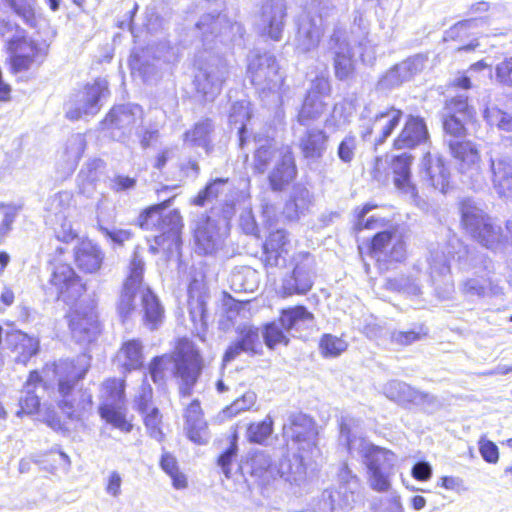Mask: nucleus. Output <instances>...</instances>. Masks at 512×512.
<instances>
[{
	"instance_id": "27",
	"label": "nucleus",
	"mask_w": 512,
	"mask_h": 512,
	"mask_svg": "<svg viewBox=\"0 0 512 512\" xmlns=\"http://www.w3.org/2000/svg\"><path fill=\"white\" fill-rule=\"evenodd\" d=\"M188 308L192 322L197 330L207 327L206 303L209 298L207 288L202 280L193 279L188 287Z\"/></svg>"
},
{
	"instance_id": "1",
	"label": "nucleus",
	"mask_w": 512,
	"mask_h": 512,
	"mask_svg": "<svg viewBox=\"0 0 512 512\" xmlns=\"http://www.w3.org/2000/svg\"><path fill=\"white\" fill-rule=\"evenodd\" d=\"M170 368L178 379L180 395L190 396L203 368L199 351L191 341L181 339L171 355L164 354L152 359L149 364V374L153 382L163 383L166 371Z\"/></svg>"
},
{
	"instance_id": "60",
	"label": "nucleus",
	"mask_w": 512,
	"mask_h": 512,
	"mask_svg": "<svg viewBox=\"0 0 512 512\" xmlns=\"http://www.w3.org/2000/svg\"><path fill=\"white\" fill-rule=\"evenodd\" d=\"M487 290L495 295L500 293V289L497 286H492L490 280L471 278L463 283V291L469 295L482 296L486 294Z\"/></svg>"
},
{
	"instance_id": "56",
	"label": "nucleus",
	"mask_w": 512,
	"mask_h": 512,
	"mask_svg": "<svg viewBox=\"0 0 512 512\" xmlns=\"http://www.w3.org/2000/svg\"><path fill=\"white\" fill-rule=\"evenodd\" d=\"M347 342L340 337L324 334L320 340L319 348L325 357H337L347 349Z\"/></svg>"
},
{
	"instance_id": "22",
	"label": "nucleus",
	"mask_w": 512,
	"mask_h": 512,
	"mask_svg": "<svg viewBox=\"0 0 512 512\" xmlns=\"http://www.w3.org/2000/svg\"><path fill=\"white\" fill-rule=\"evenodd\" d=\"M491 180L497 194L512 200V159L497 149L489 153Z\"/></svg>"
},
{
	"instance_id": "53",
	"label": "nucleus",
	"mask_w": 512,
	"mask_h": 512,
	"mask_svg": "<svg viewBox=\"0 0 512 512\" xmlns=\"http://www.w3.org/2000/svg\"><path fill=\"white\" fill-rule=\"evenodd\" d=\"M483 116L489 125L496 126L504 132H512V114L492 106L484 110Z\"/></svg>"
},
{
	"instance_id": "61",
	"label": "nucleus",
	"mask_w": 512,
	"mask_h": 512,
	"mask_svg": "<svg viewBox=\"0 0 512 512\" xmlns=\"http://www.w3.org/2000/svg\"><path fill=\"white\" fill-rule=\"evenodd\" d=\"M446 110V114H455L463 119H471L473 117V109L468 105L467 97L464 95H459L449 100L446 104Z\"/></svg>"
},
{
	"instance_id": "39",
	"label": "nucleus",
	"mask_w": 512,
	"mask_h": 512,
	"mask_svg": "<svg viewBox=\"0 0 512 512\" xmlns=\"http://www.w3.org/2000/svg\"><path fill=\"white\" fill-rule=\"evenodd\" d=\"M327 140L328 137L323 130L308 129L299 139V148L305 158L317 160L326 151Z\"/></svg>"
},
{
	"instance_id": "42",
	"label": "nucleus",
	"mask_w": 512,
	"mask_h": 512,
	"mask_svg": "<svg viewBox=\"0 0 512 512\" xmlns=\"http://www.w3.org/2000/svg\"><path fill=\"white\" fill-rule=\"evenodd\" d=\"M312 204L311 195L306 187L294 186L290 199L284 207V215L289 220H297L304 215Z\"/></svg>"
},
{
	"instance_id": "48",
	"label": "nucleus",
	"mask_w": 512,
	"mask_h": 512,
	"mask_svg": "<svg viewBox=\"0 0 512 512\" xmlns=\"http://www.w3.org/2000/svg\"><path fill=\"white\" fill-rule=\"evenodd\" d=\"M99 413L107 423L122 432L128 433L133 428V425L126 419L122 405L100 406Z\"/></svg>"
},
{
	"instance_id": "2",
	"label": "nucleus",
	"mask_w": 512,
	"mask_h": 512,
	"mask_svg": "<svg viewBox=\"0 0 512 512\" xmlns=\"http://www.w3.org/2000/svg\"><path fill=\"white\" fill-rule=\"evenodd\" d=\"M90 368V357L81 354L73 360H60L47 374L53 373L58 387V406L70 419H79L92 405V397L85 391H74L76 384Z\"/></svg>"
},
{
	"instance_id": "6",
	"label": "nucleus",
	"mask_w": 512,
	"mask_h": 512,
	"mask_svg": "<svg viewBox=\"0 0 512 512\" xmlns=\"http://www.w3.org/2000/svg\"><path fill=\"white\" fill-rule=\"evenodd\" d=\"M336 7L328 1L312 0L301 16L295 37V48L307 53L318 47L326 26L334 19Z\"/></svg>"
},
{
	"instance_id": "3",
	"label": "nucleus",
	"mask_w": 512,
	"mask_h": 512,
	"mask_svg": "<svg viewBox=\"0 0 512 512\" xmlns=\"http://www.w3.org/2000/svg\"><path fill=\"white\" fill-rule=\"evenodd\" d=\"M143 259L134 254L130 265L129 274L124 282L118 303V312L121 317H127L140 301L144 313V320L150 329H155L162 322L164 310L158 298L143 284Z\"/></svg>"
},
{
	"instance_id": "4",
	"label": "nucleus",
	"mask_w": 512,
	"mask_h": 512,
	"mask_svg": "<svg viewBox=\"0 0 512 512\" xmlns=\"http://www.w3.org/2000/svg\"><path fill=\"white\" fill-rule=\"evenodd\" d=\"M341 438H344L351 454L361 456L368 472V481L371 488L378 492H385L390 488L391 476L396 461L394 453L375 446L362 437L351 435L348 424L342 422L340 428Z\"/></svg>"
},
{
	"instance_id": "34",
	"label": "nucleus",
	"mask_w": 512,
	"mask_h": 512,
	"mask_svg": "<svg viewBox=\"0 0 512 512\" xmlns=\"http://www.w3.org/2000/svg\"><path fill=\"white\" fill-rule=\"evenodd\" d=\"M279 322L286 331L301 332L314 326V315L304 306H295L283 309Z\"/></svg>"
},
{
	"instance_id": "16",
	"label": "nucleus",
	"mask_w": 512,
	"mask_h": 512,
	"mask_svg": "<svg viewBox=\"0 0 512 512\" xmlns=\"http://www.w3.org/2000/svg\"><path fill=\"white\" fill-rule=\"evenodd\" d=\"M228 77V67L222 60L216 59L199 66L194 76V85L206 100H213L221 91Z\"/></svg>"
},
{
	"instance_id": "26",
	"label": "nucleus",
	"mask_w": 512,
	"mask_h": 512,
	"mask_svg": "<svg viewBox=\"0 0 512 512\" xmlns=\"http://www.w3.org/2000/svg\"><path fill=\"white\" fill-rule=\"evenodd\" d=\"M286 4L284 0H270L261 9L262 30L272 40L279 41L285 25Z\"/></svg>"
},
{
	"instance_id": "46",
	"label": "nucleus",
	"mask_w": 512,
	"mask_h": 512,
	"mask_svg": "<svg viewBox=\"0 0 512 512\" xmlns=\"http://www.w3.org/2000/svg\"><path fill=\"white\" fill-rule=\"evenodd\" d=\"M101 399V406L123 405L125 400V381L123 379L106 380L102 386Z\"/></svg>"
},
{
	"instance_id": "31",
	"label": "nucleus",
	"mask_w": 512,
	"mask_h": 512,
	"mask_svg": "<svg viewBox=\"0 0 512 512\" xmlns=\"http://www.w3.org/2000/svg\"><path fill=\"white\" fill-rule=\"evenodd\" d=\"M214 124L212 120L206 118L196 122L190 129L183 134V145L189 148L200 147L207 154L213 150L212 135Z\"/></svg>"
},
{
	"instance_id": "37",
	"label": "nucleus",
	"mask_w": 512,
	"mask_h": 512,
	"mask_svg": "<svg viewBox=\"0 0 512 512\" xmlns=\"http://www.w3.org/2000/svg\"><path fill=\"white\" fill-rule=\"evenodd\" d=\"M75 260L78 267L87 273H94L101 267L103 253L91 241H82L75 250Z\"/></svg>"
},
{
	"instance_id": "64",
	"label": "nucleus",
	"mask_w": 512,
	"mask_h": 512,
	"mask_svg": "<svg viewBox=\"0 0 512 512\" xmlns=\"http://www.w3.org/2000/svg\"><path fill=\"white\" fill-rule=\"evenodd\" d=\"M357 150V139L355 136L347 135L339 144L337 155L339 159L349 164L353 161Z\"/></svg>"
},
{
	"instance_id": "20",
	"label": "nucleus",
	"mask_w": 512,
	"mask_h": 512,
	"mask_svg": "<svg viewBox=\"0 0 512 512\" xmlns=\"http://www.w3.org/2000/svg\"><path fill=\"white\" fill-rule=\"evenodd\" d=\"M143 110L139 105H120L111 109L103 121L106 129L111 130L113 138L120 139L129 134L132 128L142 122Z\"/></svg>"
},
{
	"instance_id": "10",
	"label": "nucleus",
	"mask_w": 512,
	"mask_h": 512,
	"mask_svg": "<svg viewBox=\"0 0 512 512\" xmlns=\"http://www.w3.org/2000/svg\"><path fill=\"white\" fill-rule=\"evenodd\" d=\"M403 112L393 106L372 113L365 107L361 114L360 133L364 140L373 137L375 145L382 144L398 126Z\"/></svg>"
},
{
	"instance_id": "19",
	"label": "nucleus",
	"mask_w": 512,
	"mask_h": 512,
	"mask_svg": "<svg viewBox=\"0 0 512 512\" xmlns=\"http://www.w3.org/2000/svg\"><path fill=\"white\" fill-rule=\"evenodd\" d=\"M384 395L400 405L420 406L432 410L438 406L437 399L428 393L418 391L405 382L392 380L383 386Z\"/></svg>"
},
{
	"instance_id": "38",
	"label": "nucleus",
	"mask_w": 512,
	"mask_h": 512,
	"mask_svg": "<svg viewBox=\"0 0 512 512\" xmlns=\"http://www.w3.org/2000/svg\"><path fill=\"white\" fill-rule=\"evenodd\" d=\"M331 41L336 42L334 48L335 76L339 80H346L353 74L355 69L352 50L348 43L344 41L340 42L335 34L332 36Z\"/></svg>"
},
{
	"instance_id": "17",
	"label": "nucleus",
	"mask_w": 512,
	"mask_h": 512,
	"mask_svg": "<svg viewBox=\"0 0 512 512\" xmlns=\"http://www.w3.org/2000/svg\"><path fill=\"white\" fill-rule=\"evenodd\" d=\"M227 231L228 224L225 220L216 221L202 216L194 230L196 251L201 254L216 252L222 247Z\"/></svg>"
},
{
	"instance_id": "51",
	"label": "nucleus",
	"mask_w": 512,
	"mask_h": 512,
	"mask_svg": "<svg viewBox=\"0 0 512 512\" xmlns=\"http://www.w3.org/2000/svg\"><path fill=\"white\" fill-rule=\"evenodd\" d=\"M385 287L391 291L402 292L407 295L417 296L421 293L420 285L413 276H398L389 278L385 282Z\"/></svg>"
},
{
	"instance_id": "33",
	"label": "nucleus",
	"mask_w": 512,
	"mask_h": 512,
	"mask_svg": "<svg viewBox=\"0 0 512 512\" xmlns=\"http://www.w3.org/2000/svg\"><path fill=\"white\" fill-rule=\"evenodd\" d=\"M185 430L188 438L196 444H204L208 440L207 425L202 417L200 403L194 400L185 411Z\"/></svg>"
},
{
	"instance_id": "41",
	"label": "nucleus",
	"mask_w": 512,
	"mask_h": 512,
	"mask_svg": "<svg viewBox=\"0 0 512 512\" xmlns=\"http://www.w3.org/2000/svg\"><path fill=\"white\" fill-rule=\"evenodd\" d=\"M72 207V195L63 191L51 196L46 202V224H55L59 219L68 218Z\"/></svg>"
},
{
	"instance_id": "15",
	"label": "nucleus",
	"mask_w": 512,
	"mask_h": 512,
	"mask_svg": "<svg viewBox=\"0 0 512 512\" xmlns=\"http://www.w3.org/2000/svg\"><path fill=\"white\" fill-rule=\"evenodd\" d=\"M49 283L54 287L57 297L68 305H74L85 292L84 284L73 268L66 263L53 266Z\"/></svg>"
},
{
	"instance_id": "32",
	"label": "nucleus",
	"mask_w": 512,
	"mask_h": 512,
	"mask_svg": "<svg viewBox=\"0 0 512 512\" xmlns=\"http://www.w3.org/2000/svg\"><path fill=\"white\" fill-rule=\"evenodd\" d=\"M6 340L15 354L17 363L26 364L31 357L38 353L39 340L22 331L16 330L8 333Z\"/></svg>"
},
{
	"instance_id": "9",
	"label": "nucleus",
	"mask_w": 512,
	"mask_h": 512,
	"mask_svg": "<svg viewBox=\"0 0 512 512\" xmlns=\"http://www.w3.org/2000/svg\"><path fill=\"white\" fill-rule=\"evenodd\" d=\"M448 146L462 180L474 188L481 187L484 183V175L476 144L471 141L450 140Z\"/></svg>"
},
{
	"instance_id": "47",
	"label": "nucleus",
	"mask_w": 512,
	"mask_h": 512,
	"mask_svg": "<svg viewBox=\"0 0 512 512\" xmlns=\"http://www.w3.org/2000/svg\"><path fill=\"white\" fill-rule=\"evenodd\" d=\"M85 146V139L81 134H74L68 139L64 150V161L69 171H73L76 168L85 150Z\"/></svg>"
},
{
	"instance_id": "28",
	"label": "nucleus",
	"mask_w": 512,
	"mask_h": 512,
	"mask_svg": "<svg viewBox=\"0 0 512 512\" xmlns=\"http://www.w3.org/2000/svg\"><path fill=\"white\" fill-rule=\"evenodd\" d=\"M289 240L283 229L271 232L264 244V264L267 268L283 267L286 264Z\"/></svg>"
},
{
	"instance_id": "63",
	"label": "nucleus",
	"mask_w": 512,
	"mask_h": 512,
	"mask_svg": "<svg viewBox=\"0 0 512 512\" xmlns=\"http://www.w3.org/2000/svg\"><path fill=\"white\" fill-rule=\"evenodd\" d=\"M9 50L12 53H23V55L30 56L33 60L37 53L35 43L26 37L25 31L22 34H18L15 40H12V43L9 45Z\"/></svg>"
},
{
	"instance_id": "50",
	"label": "nucleus",
	"mask_w": 512,
	"mask_h": 512,
	"mask_svg": "<svg viewBox=\"0 0 512 512\" xmlns=\"http://www.w3.org/2000/svg\"><path fill=\"white\" fill-rule=\"evenodd\" d=\"M2 2L27 25H35L36 0H2Z\"/></svg>"
},
{
	"instance_id": "35",
	"label": "nucleus",
	"mask_w": 512,
	"mask_h": 512,
	"mask_svg": "<svg viewBox=\"0 0 512 512\" xmlns=\"http://www.w3.org/2000/svg\"><path fill=\"white\" fill-rule=\"evenodd\" d=\"M196 30L202 35L203 41L209 42L212 38L221 35L227 28L239 32L241 26L237 23L230 24L225 15L205 14L201 16L195 25Z\"/></svg>"
},
{
	"instance_id": "24",
	"label": "nucleus",
	"mask_w": 512,
	"mask_h": 512,
	"mask_svg": "<svg viewBox=\"0 0 512 512\" xmlns=\"http://www.w3.org/2000/svg\"><path fill=\"white\" fill-rule=\"evenodd\" d=\"M162 55H156L153 47H147L141 50H134L129 59L131 73L134 77L141 78L144 82H151L158 78L159 68L156 61H159ZM164 61H167L164 57Z\"/></svg>"
},
{
	"instance_id": "5",
	"label": "nucleus",
	"mask_w": 512,
	"mask_h": 512,
	"mask_svg": "<svg viewBox=\"0 0 512 512\" xmlns=\"http://www.w3.org/2000/svg\"><path fill=\"white\" fill-rule=\"evenodd\" d=\"M460 211L463 228L481 246L494 252L508 248L501 226L496 224L475 201L463 200Z\"/></svg>"
},
{
	"instance_id": "8",
	"label": "nucleus",
	"mask_w": 512,
	"mask_h": 512,
	"mask_svg": "<svg viewBox=\"0 0 512 512\" xmlns=\"http://www.w3.org/2000/svg\"><path fill=\"white\" fill-rule=\"evenodd\" d=\"M172 199L166 200L160 204L147 208L139 216V225L145 230H159L160 235L155 236V243L158 246H164L166 241L169 242L167 248L170 249L171 244H177L179 241V233L183 226L182 217L177 210L169 211L163 215L164 210L170 205Z\"/></svg>"
},
{
	"instance_id": "21",
	"label": "nucleus",
	"mask_w": 512,
	"mask_h": 512,
	"mask_svg": "<svg viewBox=\"0 0 512 512\" xmlns=\"http://www.w3.org/2000/svg\"><path fill=\"white\" fill-rule=\"evenodd\" d=\"M247 466L250 468V472L253 476L263 481H268L277 476L285 478L288 481H298L302 474V471L292 472L287 461L277 466L264 451L255 452L248 460Z\"/></svg>"
},
{
	"instance_id": "36",
	"label": "nucleus",
	"mask_w": 512,
	"mask_h": 512,
	"mask_svg": "<svg viewBox=\"0 0 512 512\" xmlns=\"http://www.w3.org/2000/svg\"><path fill=\"white\" fill-rule=\"evenodd\" d=\"M143 361V345L136 339L124 342L115 358L116 364L123 368L125 372L141 368Z\"/></svg>"
},
{
	"instance_id": "29",
	"label": "nucleus",
	"mask_w": 512,
	"mask_h": 512,
	"mask_svg": "<svg viewBox=\"0 0 512 512\" xmlns=\"http://www.w3.org/2000/svg\"><path fill=\"white\" fill-rule=\"evenodd\" d=\"M428 139V130L424 120L410 115L400 134L394 140L396 149H411Z\"/></svg>"
},
{
	"instance_id": "58",
	"label": "nucleus",
	"mask_w": 512,
	"mask_h": 512,
	"mask_svg": "<svg viewBox=\"0 0 512 512\" xmlns=\"http://www.w3.org/2000/svg\"><path fill=\"white\" fill-rule=\"evenodd\" d=\"M262 338L270 349L280 344L287 345L289 342L288 337L276 322L268 323L264 326Z\"/></svg>"
},
{
	"instance_id": "12",
	"label": "nucleus",
	"mask_w": 512,
	"mask_h": 512,
	"mask_svg": "<svg viewBox=\"0 0 512 512\" xmlns=\"http://www.w3.org/2000/svg\"><path fill=\"white\" fill-rule=\"evenodd\" d=\"M294 268L290 275L282 280L280 292L284 297L294 294H305L313 285L314 265L313 256L300 252L293 257Z\"/></svg>"
},
{
	"instance_id": "13",
	"label": "nucleus",
	"mask_w": 512,
	"mask_h": 512,
	"mask_svg": "<svg viewBox=\"0 0 512 512\" xmlns=\"http://www.w3.org/2000/svg\"><path fill=\"white\" fill-rule=\"evenodd\" d=\"M283 435L298 445V450L314 456L319 452L316 446L317 431L313 420L303 414L295 413L289 416L283 426Z\"/></svg>"
},
{
	"instance_id": "45",
	"label": "nucleus",
	"mask_w": 512,
	"mask_h": 512,
	"mask_svg": "<svg viewBox=\"0 0 512 512\" xmlns=\"http://www.w3.org/2000/svg\"><path fill=\"white\" fill-rule=\"evenodd\" d=\"M326 109L327 103L324 99L317 98L314 94H307L297 120L301 125H308L310 122L319 119Z\"/></svg>"
},
{
	"instance_id": "11",
	"label": "nucleus",
	"mask_w": 512,
	"mask_h": 512,
	"mask_svg": "<svg viewBox=\"0 0 512 512\" xmlns=\"http://www.w3.org/2000/svg\"><path fill=\"white\" fill-rule=\"evenodd\" d=\"M108 93L107 82L97 80L91 85L74 93L66 103V116L78 120L84 116H93L100 110V100Z\"/></svg>"
},
{
	"instance_id": "54",
	"label": "nucleus",
	"mask_w": 512,
	"mask_h": 512,
	"mask_svg": "<svg viewBox=\"0 0 512 512\" xmlns=\"http://www.w3.org/2000/svg\"><path fill=\"white\" fill-rule=\"evenodd\" d=\"M273 431V419L267 415L265 419L258 423H252L247 429V438L250 442L263 444Z\"/></svg>"
},
{
	"instance_id": "44",
	"label": "nucleus",
	"mask_w": 512,
	"mask_h": 512,
	"mask_svg": "<svg viewBox=\"0 0 512 512\" xmlns=\"http://www.w3.org/2000/svg\"><path fill=\"white\" fill-rule=\"evenodd\" d=\"M280 148L274 140H265L254 153L253 169L260 174L266 172L277 161Z\"/></svg>"
},
{
	"instance_id": "55",
	"label": "nucleus",
	"mask_w": 512,
	"mask_h": 512,
	"mask_svg": "<svg viewBox=\"0 0 512 512\" xmlns=\"http://www.w3.org/2000/svg\"><path fill=\"white\" fill-rule=\"evenodd\" d=\"M262 333L258 328L245 325L240 330V343L243 345L246 352L249 353H259L262 349V341H261Z\"/></svg>"
},
{
	"instance_id": "62",
	"label": "nucleus",
	"mask_w": 512,
	"mask_h": 512,
	"mask_svg": "<svg viewBox=\"0 0 512 512\" xmlns=\"http://www.w3.org/2000/svg\"><path fill=\"white\" fill-rule=\"evenodd\" d=\"M373 208H374V206H371L370 204H366L363 206L361 211L358 213L357 223H356V228L358 230H361V229L374 230V229L382 228L385 226V221L382 217L372 215V216L368 217L367 219H365V216L367 215V213Z\"/></svg>"
},
{
	"instance_id": "14",
	"label": "nucleus",
	"mask_w": 512,
	"mask_h": 512,
	"mask_svg": "<svg viewBox=\"0 0 512 512\" xmlns=\"http://www.w3.org/2000/svg\"><path fill=\"white\" fill-rule=\"evenodd\" d=\"M75 308L69 314V327L76 342L85 344L92 342L100 332L99 322L91 303L84 301L75 303Z\"/></svg>"
},
{
	"instance_id": "23",
	"label": "nucleus",
	"mask_w": 512,
	"mask_h": 512,
	"mask_svg": "<svg viewBox=\"0 0 512 512\" xmlns=\"http://www.w3.org/2000/svg\"><path fill=\"white\" fill-rule=\"evenodd\" d=\"M297 168L293 152L289 146H281L278 159L273 165L268 180L273 191H282L296 177Z\"/></svg>"
},
{
	"instance_id": "25",
	"label": "nucleus",
	"mask_w": 512,
	"mask_h": 512,
	"mask_svg": "<svg viewBox=\"0 0 512 512\" xmlns=\"http://www.w3.org/2000/svg\"><path fill=\"white\" fill-rule=\"evenodd\" d=\"M423 181L440 192H446L449 187L450 172L438 154L427 152L422 159Z\"/></svg>"
},
{
	"instance_id": "7",
	"label": "nucleus",
	"mask_w": 512,
	"mask_h": 512,
	"mask_svg": "<svg viewBox=\"0 0 512 512\" xmlns=\"http://www.w3.org/2000/svg\"><path fill=\"white\" fill-rule=\"evenodd\" d=\"M248 75L252 83L262 92L278 93L279 102H284L288 88L274 55L252 52L248 57Z\"/></svg>"
},
{
	"instance_id": "40",
	"label": "nucleus",
	"mask_w": 512,
	"mask_h": 512,
	"mask_svg": "<svg viewBox=\"0 0 512 512\" xmlns=\"http://www.w3.org/2000/svg\"><path fill=\"white\" fill-rule=\"evenodd\" d=\"M411 162V156L402 154L394 159L392 169L394 172L395 186L411 198H415L417 196V190L410 181Z\"/></svg>"
},
{
	"instance_id": "18",
	"label": "nucleus",
	"mask_w": 512,
	"mask_h": 512,
	"mask_svg": "<svg viewBox=\"0 0 512 512\" xmlns=\"http://www.w3.org/2000/svg\"><path fill=\"white\" fill-rule=\"evenodd\" d=\"M371 254L378 261L400 262L406 257V241L397 228L378 232L372 239Z\"/></svg>"
},
{
	"instance_id": "43",
	"label": "nucleus",
	"mask_w": 512,
	"mask_h": 512,
	"mask_svg": "<svg viewBox=\"0 0 512 512\" xmlns=\"http://www.w3.org/2000/svg\"><path fill=\"white\" fill-rule=\"evenodd\" d=\"M232 188L233 186L230 183L229 178H215L210 181L204 189L198 192V194L192 199V204L196 206H204L214 200H218L219 197L230 192Z\"/></svg>"
},
{
	"instance_id": "59",
	"label": "nucleus",
	"mask_w": 512,
	"mask_h": 512,
	"mask_svg": "<svg viewBox=\"0 0 512 512\" xmlns=\"http://www.w3.org/2000/svg\"><path fill=\"white\" fill-rule=\"evenodd\" d=\"M431 278L446 276L450 272L449 257L444 251H433L429 260Z\"/></svg>"
},
{
	"instance_id": "30",
	"label": "nucleus",
	"mask_w": 512,
	"mask_h": 512,
	"mask_svg": "<svg viewBox=\"0 0 512 512\" xmlns=\"http://www.w3.org/2000/svg\"><path fill=\"white\" fill-rule=\"evenodd\" d=\"M424 66V58L420 55L409 58L406 61L390 69L379 81L382 88L390 89L408 81L413 74Z\"/></svg>"
},
{
	"instance_id": "52",
	"label": "nucleus",
	"mask_w": 512,
	"mask_h": 512,
	"mask_svg": "<svg viewBox=\"0 0 512 512\" xmlns=\"http://www.w3.org/2000/svg\"><path fill=\"white\" fill-rule=\"evenodd\" d=\"M143 417V422L147 434L158 442L164 439L162 430V415L157 407L148 411L140 413Z\"/></svg>"
},
{
	"instance_id": "49",
	"label": "nucleus",
	"mask_w": 512,
	"mask_h": 512,
	"mask_svg": "<svg viewBox=\"0 0 512 512\" xmlns=\"http://www.w3.org/2000/svg\"><path fill=\"white\" fill-rule=\"evenodd\" d=\"M341 492L332 489H326L320 497L314 502L315 512H334L337 507L345 509L348 507L347 501L340 498Z\"/></svg>"
},
{
	"instance_id": "57",
	"label": "nucleus",
	"mask_w": 512,
	"mask_h": 512,
	"mask_svg": "<svg viewBox=\"0 0 512 512\" xmlns=\"http://www.w3.org/2000/svg\"><path fill=\"white\" fill-rule=\"evenodd\" d=\"M229 118L231 123L241 125L239 128V140L240 145L243 146L245 141L244 134L246 133L245 123L250 118L248 104L244 101L233 104Z\"/></svg>"
}]
</instances>
